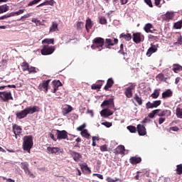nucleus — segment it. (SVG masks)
<instances>
[{"instance_id": "f257e3e1", "label": "nucleus", "mask_w": 182, "mask_h": 182, "mask_svg": "<svg viewBox=\"0 0 182 182\" xmlns=\"http://www.w3.org/2000/svg\"><path fill=\"white\" fill-rule=\"evenodd\" d=\"M33 147V139L32 135H28L23 137L22 148L23 150L31 154V149Z\"/></svg>"}, {"instance_id": "f03ea898", "label": "nucleus", "mask_w": 182, "mask_h": 182, "mask_svg": "<svg viewBox=\"0 0 182 182\" xmlns=\"http://www.w3.org/2000/svg\"><path fill=\"white\" fill-rule=\"evenodd\" d=\"M156 115L159 117H169L171 115V112L168 109L163 110L161 109H157L152 111V112H149L148 117H149V119H154Z\"/></svg>"}, {"instance_id": "7ed1b4c3", "label": "nucleus", "mask_w": 182, "mask_h": 182, "mask_svg": "<svg viewBox=\"0 0 182 182\" xmlns=\"http://www.w3.org/2000/svg\"><path fill=\"white\" fill-rule=\"evenodd\" d=\"M105 38L101 37H97L92 41V48L98 49L99 51H101L105 48Z\"/></svg>"}, {"instance_id": "20e7f679", "label": "nucleus", "mask_w": 182, "mask_h": 182, "mask_svg": "<svg viewBox=\"0 0 182 182\" xmlns=\"http://www.w3.org/2000/svg\"><path fill=\"white\" fill-rule=\"evenodd\" d=\"M55 50V46H49L48 44H44L43 46V48L41 50V53L42 55H52Z\"/></svg>"}, {"instance_id": "39448f33", "label": "nucleus", "mask_w": 182, "mask_h": 182, "mask_svg": "<svg viewBox=\"0 0 182 182\" xmlns=\"http://www.w3.org/2000/svg\"><path fill=\"white\" fill-rule=\"evenodd\" d=\"M136 85L135 83H130V85L124 88V95L127 99H131L133 96V91L136 90Z\"/></svg>"}, {"instance_id": "423d86ee", "label": "nucleus", "mask_w": 182, "mask_h": 182, "mask_svg": "<svg viewBox=\"0 0 182 182\" xmlns=\"http://www.w3.org/2000/svg\"><path fill=\"white\" fill-rule=\"evenodd\" d=\"M119 43V40L117 38H105L104 39V47L106 49H111L112 46H114Z\"/></svg>"}, {"instance_id": "0eeeda50", "label": "nucleus", "mask_w": 182, "mask_h": 182, "mask_svg": "<svg viewBox=\"0 0 182 182\" xmlns=\"http://www.w3.org/2000/svg\"><path fill=\"white\" fill-rule=\"evenodd\" d=\"M0 99L4 102H8L13 100L11 92H0Z\"/></svg>"}, {"instance_id": "6e6552de", "label": "nucleus", "mask_w": 182, "mask_h": 182, "mask_svg": "<svg viewBox=\"0 0 182 182\" xmlns=\"http://www.w3.org/2000/svg\"><path fill=\"white\" fill-rule=\"evenodd\" d=\"M49 83H50V80H43L41 83L39 84L38 89L40 91H43L44 92L47 93Z\"/></svg>"}, {"instance_id": "1a4fd4ad", "label": "nucleus", "mask_w": 182, "mask_h": 182, "mask_svg": "<svg viewBox=\"0 0 182 182\" xmlns=\"http://www.w3.org/2000/svg\"><path fill=\"white\" fill-rule=\"evenodd\" d=\"M161 105V100H156V101H154V102H148L146 103V109H156Z\"/></svg>"}, {"instance_id": "9d476101", "label": "nucleus", "mask_w": 182, "mask_h": 182, "mask_svg": "<svg viewBox=\"0 0 182 182\" xmlns=\"http://www.w3.org/2000/svg\"><path fill=\"white\" fill-rule=\"evenodd\" d=\"M56 132V136L58 139H68V133L65 130L60 131L57 129Z\"/></svg>"}, {"instance_id": "9b49d317", "label": "nucleus", "mask_w": 182, "mask_h": 182, "mask_svg": "<svg viewBox=\"0 0 182 182\" xmlns=\"http://www.w3.org/2000/svg\"><path fill=\"white\" fill-rule=\"evenodd\" d=\"M138 134L141 136H146L147 134L146 128L141 124H137L136 126Z\"/></svg>"}, {"instance_id": "f8f14e48", "label": "nucleus", "mask_w": 182, "mask_h": 182, "mask_svg": "<svg viewBox=\"0 0 182 182\" xmlns=\"http://www.w3.org/2000/svg\"><path fill=\"white\" fill-rule=\"evenodd\" d=\"M69 154L75 162H80L82 159V154L79 152H75V151H70Z\"/></svg>"}, {"instance_id": "ddd939ff", "label": "nucleus", "mask_w": 182, "mask_h": 182, "mask_svg": "<svg viewBox=\"0 0 182 182\" xmlns=\"http://www.w3.org/2000/svg\"><path fill=\"white\" fill-rule=\"evenodd\" d=\"M12 131L14 133L16 138L20 136V134H22V128L21 126L17 125L16 124H13Z\"/></svg>"}, {"instance_id": "4468645a", "label": "nucleus", "mask_w": 182, "mask_h": 182, "mask_svg": "<svg viewBox=\"0 0 182 182\" xmlns=\"http://www.w3.org/2000/svg\"><path fill=\"white\" fill-rule=\"evenodd\" d=\"M24 110L27 115L33 114L34 113L39 112V107L38 106L27 107Z\"/></svg>"}, {"instance_id": "2eb2a0df", "label": "nucleus", "mask_w": 182, "mask_h": 182, "mask_svg": "<svg viewBox=\"0 0 182 182\" xmlns=\"http://www.w3.org/2000/svg\"><path fill=\"white\" fill-rule=\"evenodd\" d=\"M158 50V46L156 45L151 44V46L148 48L146 55L148 58H150L151 55L154 53H156Z\"/></svg>"}, {"instance_id": "dca6fc26", "label": "nucleus", "mask_w": 182, "mask_h": 182, "mask_svg": "<svg viewBox=\"0 0 182 182\" xmlns=\"http://www.w3.org/2000/svg\"><path fill=\"white\" fill-rule=\"evenodd\" d=\"M47 151H48V153L49 154H55V155H58L60 152V149L58 148V147H50V146H48L47 148Z\"/></svg>"}, {"instance_id": "f3484780", "label": "nucleus", "mask_w": 182, "mask_h": 182, "mask_svg": "<svg viewBox=\"0 0 182 182\" xmlns=\"http://www.w3.org/2000/svg\"><path fill=\"white\" fill-rule=\"evenodd\" d=\"M143 36L141 34V33H136L133 34V41L136 44H139L142 41Z\"/></svg>"}, {"instance_id": "a211bd4d", "label": "nucleus", "mask_w": 182, "mask_h": 182, "mask_svg": "<svg viewBox=\"0 0 182 182\" xmlns=\"http://www.w3.org/2000/svg\"><path fill=\"white\" fill-rule=\"evenodd\" d=\"M53 85V93H56L57 90H58L59 87L63 86L62 82H60L59 80H53L52 82Z\"/></svg>"}, {"instance_id": "6ab92c4d", "label": "nucleus", "mask_w": 182, "mask_h": 182, "mask_svg": "<svg viewBox=\"0 0 182 182\" xmlns=\"http://www.w3.org/2000/svg\"><path fill=\"white\" fill-rule=\"evenodd\" d=\"M124 153H125V146L122 145H119L117 146L114 151V154L124 155Z\"/></svg>"}, {"instance_id": "aec40b11", "label": "nucleus", "mask_w": 182, "mask_h": 182, "mask_svg": "<svg viewBox=\"0 0 182 182\" xmlns=\"http://www.w3.org/2000/svg\"><path fill=\"white\" fill-rule=\"evenodd\" d=\"M100 114L102 117L107 118L113 114V112L108 108H105L101 111Z\"/></svg>"}, {"instance_id": "412c9836", "label": "nucleus", "mask_w": 182, "mask_h": 182, "mask_svg": "<svg viewBox=\"0 0 182 182\" xmlns=\"http://www.w3.org/2000/svg\"><path fill=\"white\" fill-rule=\"evenodd\" d=\"M174 14L173 12L168 11L166 14L162 15L163 21H168L173 20Z\"/></svg>"}, {"instance_id": "4be33fe9", "label": "nucleus", "mask_w": 182, "mask_h": 182, "mask_svg": "<svg viewBox=\"0 0 182 182\" xmlns=\"http://www.w3.org/2000/svg\"><path fill=\"white\" fill-rule=\"evenodd\" d=\"M105 82V80H98L95 84H93L92 85V90H100V89H101V87L103 86Z\"/></svg>"}, {"instance_id": "5701e85b", "label": "nucleus", "mask_w": 182, "mask_h": 182, "mask_svg": "<svg viewBox=\"0 0 182 182\" xmlns=\"http://www.w3.org/2000/svg\"><path fill=\"white\" fill-rule=\"evenodd\" d=\"M114 84V80L112 78H109L108 80H107V83L104 87V90L106 91L109 90L110 88H112Z\"/></svg>"}, {"instance_id": "b1692460", "label": "nucleus", "mask_w": 182, "mask_h": 182, "mask_svg": "<svg viewBox=\"0 0 182 182\" xmlns=\"http://www.w3.org/2000/svg\"><path fill=\"white\" fill-rule=\"evenodd\" d=\"M110 105H112L114 107V102L112 98H110L108 100H105L102 104H101V107H109Z\"/></svg>"}, {"instance_id": "393cba45", "label": "nucleus", "mask_w": 182, "mask_h": 182, "mask_svg": "<svg viewBox=\"0 0 182 182\" xmlns=\"http://www.w3.org/2000/svg\"><path fill=\"white\" fill-rule=\"evenodd\" d=\"M27 115L28 114L25 109H23L22 111H21L19 112H16V116L17 119H25V117H26Z\"/></svg>"}, {"instance_id": "a878e982", "label": "nucleus", "mask_w": 182, "mask_h": 182, "mask_svg": "<svg viewBox=\"0 0 182 182\" xmlns=\"http://www.w3.org/2000/svg\"><path fill=\"white\" fill-rule=\"evenodd\" d=\"M21 168L24 170L26 173L28 175L31 173V171L28 169V162H21Z\"/></svg>"}, {"instance_id": "bb28decb", "label": "nucleus", "mask_w": 182, "mask_h": 182, "mask_svg": "<svg viewBox=\"0 0 182 182\" xmlns=\"http://www.w3.org/2000/svg\"><path fill=\"white\" fill-rule=\"evenodd\" d=\"M129 161L132 165H136L141 162V157L132 156Z\"/></svg>"}, {"instance_id": "cd10ccee", "label": "nucleus", "mask_w": 182, "mask_h": 182, "mask_svg": "<svg viewBox=\"0 0 182 182\" xmlns=\"http://www.w3.org/2000/svg\"><path fill=\"white\" fill-rule=\"evenodd\" d=\"M172 96L173 92L170 89L166 90L164 92L162 93V99H167L171 97Z\"/></svg>"}, {"instance_id": "c85d7f7f", "label": "nucleus", "mask_w": 182, "mask_h": 182, "mask_svg": "<svg viewBox=\"0 0 182 182\" xmlns=\"http://www.w3.org/2000/svg\"><path fill=\"white\" fill-rule=\"evenodd\" d=\"M55 4V1L54 0H46V1H44L43 3H42L41 4H38L37 6V8L41 7V6H53Z\"/></svg>"}, {"instance_id": "c756f323", "label": "nucleus", "mask_w": 182, "mask_h": 182, "mask_svg": "<svg viewBox=\"0 0 182 182\" xmlns=\"http://www.w3.org/2000/svg\"><path fill=\"white\" fill-rule=\"evenodd\" d=\"M58 31V25L56 22L53 21L51 26H50L49 33L55 32Z\"/></svg>"}, {"instance_id": "7c9ffc66", "label": "nucleus", "mask_w": 182, "mask_h": 182, "mask_svg": "<svg viewBox=\"0 0 182 182\" xmlns=\"http://www.w3.org/2000/svg\"><path fill=\"white\" fill-rule=\"evenodd\" d=\"M119 38L124 39V41H129L132 39V34L130 33L125 34L124 33H123L119 35Z\"/></svg>"}, {"instance_id": "2f4dec72", "label": "nucleus", "mask_w": 182, "mask_h": 182, "mask_svg": "<svg viewBox=\"0 0 182 182\" xmlns=\"http://www.w3.org/2000/svg\"><path fill=\"white\" fill-rule=\"evenodd\" d=\"M73 110V107L70 105H67V107L63 109V113L64 115L68 114L70 112Z\"/></svg>"}, {"instance_id": "473e14b6", "label": "nucleus", "mask_w": 182, "mask_h": 182, "mask_svg": "<svg viewBox=\"0 0 182 182\" xmlns=\"http://www.w3.org/2000/svg\"><path fill=\"white\" fill-rule=\"evenodd\" d=\"M173 70L175 73H178L179 72L182 71V65L180 64H173Z\"/></svg>"}, {"instance_id": "72a5a7b5", "label": "nucleus", "mask_w": 182, "mask_h": 182, "mask_svg": "<svg viewBox=\"0 0 182 182\" xmlns=\"http://www.w3.org/2000/svg\"><path fill=\"white\" fill-rule=\"evenodd\" d=\"M153 28V26L151 23H147L145 24L144 27V31H145L146 33H153V31L151 30Z\"/></svg>"}, {"instance_id": "f704fd0d", "label": "nucleus", "mask_w": 182, "mask_h": 182, "mask_svg": "<svg viewBox=\"0 0 182 182\" xmlns=\"http://www.w3.org/2000/svg\"><path fill=\"white\" fill-rule=\"evenodd\" d=\"M134 100L136 102L137 105L141 106L143 104V101L141 97H140L138 94H135L134 97Z\"/></svg>"}, {"instance_id": "c9c22d12", "label": "nucleus", "mask_w": 182, "mask_h": 182, "mask_svg": "<svg viewBox=\"0 0 182 182\" xmlns=\"http://www.w3.org/2000/svg\"><path fill=\"white\" fill-rule=\"evenodd\" d=\"M43 44L48 45L53 44L54 45V39L53 38H46L42 41Z\"/></svg>"}, {"instance_id": "e433bc0d", "label": "nucleus", "mask_w": 182, "mask_h": 182, "mask_svg": "<svg viewBox=\"0 0 182 182\" xmlns=\"http://www.w3.org/2000/svg\"><path fill=\"white\" fill-rule=\"evenodd\" d=\"M9 10V6L6 4L1 5L0 6V14L7 11Z\"/></svg>"}, {"instance_id": "4c0bfd02", "label": "nucleus", "mask_w": 182, "mask_h": 182, "mask_svg": "<svg viewBox=\"0 0 182 182\" xmlns=\"http://www.w3.org/2000/svg\"><path fill=\"white\" fill-rule=\"evenodd\" d=\"M92 28V21L90 18H88L85 23V29H87V32L89 33L90 29Z\"/></svg>"}, {"instance_id": "58836bf2", "label": "nucleus", "mask_w": 182, "mask_h": 182, "mask_svg": "<svg viewBox=\"0 0 182 182\" xmlns=\"http://www.w3.org/2000/svg\"><path fill=\"white\" fill-rule=\"evenodd\" d=\"M160 95V90H155L154 92L151 94V97L153 99H158Z\"/></svg>"}, {"instance_id": "ea45409f", "label": "nucleus", "mask_w": 182, "mask_h": 182, "mask_svg": "<svg viewBox=\"0 0 182 182\" xmlns=\"http://www.w3.org/2000/svg\"><path fill=\"white\" fill-rule=\"evenodd\" d=\"M21 66L23 71H26V70H28L29 69L28 63H26V62L21 63Z\"/></svg>"}, {"instance_id": "a19ab883", "label": "nucleus", "mask_w": 182, "mask_h": 182, "mask_svg": "<svg viewBox=\"0 0 182 182\" xmlns=\"http://www.w3.org/2000/svg\"><path fill=\"white\" fill-rule=\"evenodd\" d=\"M124 44H121L120 45V50L119 51H118V53H120L122 55H123L124 57H127V53L124 52Z\"/></svg>"}, {"instance_id": "79ce46f5", "label": "nucleus", "mask_w": 182, "mask_h": 182, "mask_svg": "<svg viewBox=\"0 0 182 182\" xmlns=\"http://www.w3.org/2000/svg\"><path fill=\"white\" fill-rule=\"evenodd\" d=\"M173 28L175 29H181L182 28V20L178 21V22L173 24Z\"/></svg>"}, {"instance_id": "37998d69", "label": "nucleus", "mask_w": 182, "mask_h": 182, "mask_svg": "<svg viewBox=\"0 0 182 182\" xmlns=\"http://www.w3.org/2000/svg\"><path fill=\"white\" fill-rule=\"evenodd\" d=\"M81 169L83 172H85V173H88L90 174L91 173L90 168L87 167V166L86 165H82L81 166Z\"/></svg>"}, {"instance_id": "c03bdc74", "label": "nucleus", "mask_w": 182, "mask_h": 182, "mask_svg": "<svg viewBox=\"0 0 182 182\" xmlns=\"http://www.w3.org/2000/svg\"><path fill=\"white\" fill-rule=\"evenodd\" d=\"M176 114L178 119H182V109L177 107Z\"/></svg>"}, {"instance_id": "a18cd8bd", "label": "nucleus", "mask_w": 182, "mask_h": 182, "mask_svg": "<svg viewBox=\"0 0 182 182\" xmlns=\"http://www.w3.org/2000/svg\"><path fill=\"white\" fill-rule=\"evenodd\" d=\"M127 129L128 130H129V132H130L131 133H136V131H137V128H136V127L132 126V125L127 126Z\"/></svg>"}, {"instance_id": "49530a36", "label": "nucleus", "mask_w": 182, "mask_h": 182, "mask_svg": "<svg viewBox=\"0 0 182 182\" xmlns=\"http://www.w3.org/2000/svg\"><path fill=\"white\" fill-rule=\"evenodd\" d=\"M156 79L159 82H163L164 80V74H162V73L158 74V75L156 77Z\"/></svg>"}, {"instance_id": "de8ad7c7", "label": "nucleus", "mask_w": 182, "mask_h": 182, "mask_svg": "<svg viewBox=\"0 0 182 182\" xmlns=\"http://www.w3.org/2000/svg\"><path fill=\"white\" fill-rule=\"evenodd\" d=\"M177 41L174 43L175 45H178V46H182V36L181 34H179L177 36Z\"/></svg>"}, {"instance_id": "09e8293b", "label": "nucleus", "mask_w": 182, "mask_h": 182, "mask_svg": "<svg viewBox=\"0 0 182 182\" xmlns=\"http://www.w3.org/2000/svg\"><path fill=\"white\" fill-rule=\"evenodd\" d=\"M37 70L38 69H36L35 67L31 66L28 68L27 71H28L29 74H31V73L35 74L37 73Z\"/></svg>"}, {"instance_id": "8fccbe9b", "label": "nucleus", "mask_w": 182, "mask_h": 182, "mask_svg": "<svg viewBox=\"0 0 182 182\" xmlns=\"http://www.w3.org/2000/svg\"><path fill=\"white\" fill-rule=\"evenodd\" d=\"M80 134H81L82 136L85 137V138H89L90 136V134L88 133L87 129H84L83 131L81 132Z\"/></svg>"}, {"instance_id": "3c124183", "label": "nucleus", "mask_w": 182, "mask_h": 182, "mask_svg": "<svg viewBox=\"0 0 182 182\" xmlns=\"http://www.w3.org/2000/svg\"><path fill=\"white\" fill-rule=\"evenodd\" d=\"M176 173L178 175L182 174V164H178L176 166Z\"/></svg>"}, {"instance_id": "603ef678", "label": "nucleus", "mask_w": 182, "mask_h": 182, "mask_svg": "<svg viewBox=\"0 0 182 182\" xmlns=\"http://www.w3.org/2000/svg\"><path fill=\"white\" fill-rule=\"evenodd\" d=\"M100 140L99 136H92V146H97V141Z\"/></svg>"}, {"instance_id": "864d4df0", "label": "nucleus", "mask_w": 182, "mask_h": 182, "mask_svg": "<svg viewBox=\"0 0 182 182\" xmlns=\"http://www.w3.org/2000/svg\"><path fill=\"white\" fill-rule=\"evenodd\" d=\"M100 151L102 152L108 151V146L107 144H104V145L100 146Z\"/></svg>"}, {"instance_id": "5fc2aeb1", "label": "nucleus", "mask_w": 182, "mask_h": 182, "mask_svg": "<svg viewBox=\"0 0 182 182\" xmlns=\"http://www.w3.org/2000/svg\"><path fill=\"white\" fill-rule=\"evenodd\" d=\"M85 26V24L83 22H77V28L78 29V31H80V29H82Z\"/></svg>"}, {"instance_id": "6e6d98bb", "label": "nucleus", "mask_w": 182, "mask_h": 182, "mask_svg": "<svg viewBox=\"0 0 182 182\" xmlns=\"http://www.w3.org/2000/svg\"><path fill=\"white\" fill-rule=\"evenodd\" d=\"M86 127V124L85 123H83L82 125H80V127H78L77 128V130L78 132H81L84 130V129Z\"/></svg>"}, {"instance_id": "4d7b16f0", "label": "nucleus", "mask_w": 182, "mask_h": 182, "mask_svg": "<svg viewBox=\"0 0 182 182\" xmlns=\"http://www.w3.org/2000/svg\"><path fill=\"white\" fill-rule=\"evenodd\" d=\"M31 16V14H25L21 17V19H19V21H24L25 19H27Z\"/></svg>"}, {"instance_id": "13d9d810", "label": "nucleus", "mask_w": 182, "mask_h": 182, "mask_svg": "<svg viewBox=\"0 0 182 182\" xmlns=\"http://www.w3.org/2000/svg\"><path fill=\"white\" fill-rule=\"evenodd\" d=\"M102 125L105 126V127H111L112 126V122H102Z\"/></svg>"}, {"instance_id": "bf43d9fd", "label": "nucleus", "mask_w": 182, "mask_h": 182, "mask_svg": "<svg viewBox=\"0 0 182 182\" xmlns=\"http://www.w3.org/2000/svg\"><path fill=\"white\" fill-rule=\"evenodd\" d=\"M100 22L102 25H105L107 23V19L105 18V17H101L100 18Z\"/></svg>"}, {"instance_id": "052dcab7", "label": "nucleus", "mask_w": 182, "mask_h": 182, "mask_svg": "<svg viewBox=\"0 0 182 182\" xmlns=\"http://www.w3.org/2000/svg\"><path fill=\"white\" fill-rule=\"evenodd\" d=\"M106 181L108 182H117V181H119V179L117 178H115L114 179H112L110 177H108V178H107Z\"/></svg>"}, {"instance_id": "680f3d73", "label": "nucleus", "mask_w": 182, "mask_h": 182, "mask_svg": "<svg viewBox=\"0 0 182 182\" xmlns=\"http://www.w3.org/2000/svg\"><path fill=\"white\" fill-rule=\"evenodd\" d=\"M144 2L146 4V5L149 6L150 8H153L151 0H144Z\"/></svg>"}, {"instance_id": "e2e57ef3", "label": "nucleus", "mask_w": 182, "mask_h": 182, "mask_svg": "<svg viewBox=\"0 0 182 182\" xmlns=\"http://www.w3.org/2000/svg\"><path fill=\"white\" fill-rule=\"evenodd\" d=\"M166 121V119L163 117L159 118V124H162Z\"/></svg>"}, {"instance_id": "0e129e2a", "label": "nucleus", "mask_w": 182, "mask_h": 182, "mask_svg": "<svg viewBox=\"0 0 182 182\" xmlns=\"http://www.w3.org/2000/svg\"><path fill=\"white\" fill-rule=\"evenodd\" d=\"M161 1V0H154V4H155L156 6H157L159 8L161 7V6L160 5Z\"/></svg>"}, {"instance_id": "69168bd1", "label": "nucleus", "mask_w": 182, "mask_h": 182, "mask_svg": "<svg viewBox=\"0 0 182 182\" xmlns=\"http://www.w3.org/2000/svg\"><path fill=\"white\" fill-rule=\"evenodd\" d=\"M25 11V9H20L18 11L16 12V16H20L21 14H23Z\"/></svg>"}, {"instance_id": "338daca9", "label": "nucleus", "mask_w": 182, "mask_h": 182, "mask_svg": "<svg viewBox=\"0 0 182 182\" xmlns=\"http://www.w3.org/2000/svg\"><path fill=\"white\" fill-rule=\"evenodd\" d=\"M169 130L173 131V132H178L179 127H171L169 128Z\"/></svg>"}, {"instance_id": "774afa93", "label": "nucleus", "mask_w": 182, "mask_h": 182, "mask_svg": "<svg viewBox=\"0 0 182 182\" xmlns=\"http://www.w3.org/2000/svg\"><path fill=\"white\" fill-rule=\"evenodd\" d=\"M151 122V119L149 118H144V119L142 121V124H146V123H149Z\"/></svg>"}]
</instances>
